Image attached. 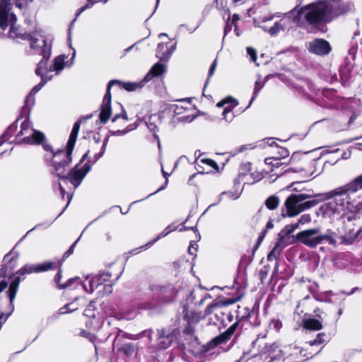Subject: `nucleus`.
<instances>
[{
	"label": "nucleus",
	"instance_id": "f3484780",
	"mask_svg": "<svg viewBox=\"0 0 362 362\" xmlns=\"http://www.w3.org/2000/svg\"><path fill=\"white\" fill-rule=\"evenodd\" d=\"M86 303V300L83 298H78L74 301L66 306L62 308L59 310L60 314H66L73 312L78 308V306L83 305Z\"/></svg>",
	"mask_w": 362,
	"mask_h": 362
},
{
	"label": "nucleus",
	"instance_id": "6ab92c4d",
	"mask_svg": "<svg viewBox=\"0 0 362 362\" xmlns=\"http://www.w3.org/2000/svg\"><path fill=\"white\" fill-rule=\"evenodd\" d=\"M33 129L32 127V124L30 120L25 119L24 120L21 125V129L17 134V137L18 140L21 139H25L28 136L30 133H32V130Z\"/></svg>",
	"mask_w": 362,
	"mask_h": 362
},
{
	"label": "nucleus",
	"instance_id": "680f3d73",
	"mask_svg": "<svg viewBox=\"0 0 362 362\" xmlns=\"http://www.w3.org/2000/svg\"><path fill=\"white\" fill-rule=\"evenodd\" d=\"M133 46H131L129 47H128L127 49H125V53H127L129 52L132 49Z\"/></svg>",
	"mask_w": 362,
	"mask_h": 362
},
{
	"label": "nucleus",
	"instance_id": "2f4dec72",
	"mask_svg": "<svg viewBox=\"0 0 362 362\" xmlns=\"http://www.w3.org/2000/svg\"><path fill=\"white\" fill-rule=\"evenodd\" d=\"M103 1V4H106L107 0H88V3L86 6L81 7L78 10L76 13V17L78 16L82 12H83L86 9L90 8L94 4Z\"/></svg>",
	"mask_w": 362,
	"mask_h": 362
},
{
	"label": "nucleus",
	"instance_id": "13d9d810",
	"mask_svg": "<svg viewBox=\"0 0 362 362\" xmlns=\"http://www.w3.org/2000/svg\"><path fill=\"white\" fill-rule=\"evenodd\" d=\"M192 249H193V250H196V249H195L194 247H193V246L191 245H190V247H189V249H188L189 252L190 254H193V253H192Z\"/></svg>",
	"mask_w": 362,
	"mask_h": 362
},
{
	"label": "nucleus",
	"instance_id": "37998d69",
	"mask_svg": "<svg viewBox=\"0 0 362 362\" xmlns=\"http://www.w3.org/2000/svg\"><path fill=\"white\" fill-rule=\"evenodd\" d=\"M247 54L250 57L252 62H255L257 59V53L256 51L252 47L247 48Z\"/></svg>",
	"mask_w": 362,
	"mask_h": 362
},
{
	"label": "nucleus",
	"instance_id": "49530a36",
	"mask_svg": "<svg viewBox=\"0 0 362 362\" xmlns=\"http://www.w3.org/2000/svg\"><path fill=\"white\" fill-rule=\"evenodd\" d=\"M265 163H266L267 164H272V165H276V166H278V165H279V160H278V159H275V160H272V159H271V158H267V159L265 160Z\"/></svg>",
	"mask_w": 362,
	"mask_h": 362
},
{
	"label": "nucleus",
	"instance_id": "0e129e2a",
	"mask_svg": "<svg viewBox=\"0 0 362 362\" xmlns=\"http://www.w3.org/2000/svg\"><path fill=\"white\" fill-rule=\"evenodd\" d=\"M274 323L276 324V327L279 328V325H280V323L278 321H275Z\"/></svg>",
	"mask_w": 362,
	"mask_h": 362
},
{
	"label": "nucleus",
	"instance_id": "393cba45",
	"mask_svg": "<svg viewBox=\"0 0 362 362\" xmlns=\"http://www.w3.org/2000/svg\"><path fill=\"white\" fill-rule=\"evenodd\" d=\"M64 59V55L58 56L54 59L53 70L55 71L57 73L61 71L65 66Z\"/></svg>",
	"mask_w": 362,
	"mask_h": 362
},
{
	"label": "nucleus",
	"instance_id": "a878e982",
	"mask_svg": "<svg viewBox=\"0 0 362 362\" xmlns=\"http://www.w3.org/2000/svg\"><path fill=\"white\" fill-rule=\"evenodd\" d=\"M234 107H233V104H231L229 106L226 107L223 110L222 115H223V119L227 122H231L234 119V115L231 113V112Z\"/></svg>",
	"mask_w": 362,
	"mask_h": 362
},
{
	"label": "nucleus",
	"instance_id": "f257e3e1",
	"mask_svg": "<svg viewBox=\"0 0 362 362\" xmlns=\"http://www.w3.org/2000/svg\"><path fill=\"white\" fill-rule=\"evenodd\" d=\"M301 23H303L302 18L298 16V10L296 9L283 15L268 13L254 18L255 26L262 28L272 36L278 34L280 31L292 28L293 24Z\"/></svg>",
	"mask_w": 362,
	"mask_h": 362
},
{
	"label": "nucleus",
	"instance_id": "cd10ccee",
	"mask_svg": "<svg viewBox=\"0 0 362 362\" xmlns=\"http://www.w3.org/2000/svg\"><path fill=\"white\" fill-rule=\"evenodd\" d=\"M279 201L278 197L274 196L269 197L265 202L267 207L271 210L275 209L279 206Z\"/></svg>",
	"mask_w": 362,
	"mask_h": 362
},
{
	"label": "nucleus",
	"instance_id": "39448f33",
	"mask_svg": "<svg viewBox=\"0 0 362 362\" xmlns=\"http://www.w3.org/2000/svg\"><path fill=\"white\" fill-rule=\"evenodd\" d=\"M111 275L109 273H103L100 275H88L86 276L82 283L83 290L87 293H93L95 290L101 294L112 291Z\"/></svg>",
	"mask_w": 362,
	"mask_h": 362
},
{
	"label": "nucleus",
	"instance_id": "bb28decb",
	"mask_svg": "<svg viewBox=\"0 0 362 362\" xmlns=\"http://www.w3.org/2000/svg\"><path fill=\"white\" fill-rule=\"evenodd\" d=\"M119 351H121L126 356H131L135 353L136 349L132 344L128 343L123 344L119 348Z\"/></svg>",
	"mask_w": 362,
	"mask_h": 362
},
{
	"label": "nucleus",
	"instance_id": "f03ea898",
	"mask_svg": "<svg viewBox=\"0 0 362 362\" xmlns=\"http://www.w3.org/2000/svg\"><path fill=\"white\" fill-rule=\"evenodd\" d=\"M80 124V122H76L74 124L65 150H59L54 152L51 146L48 144L43 145L44 149L50 153V154L46 155V158L50 162L58 177L65 176L66 167L71 162V154L78 134Z\"/></svg>",
	"mask_w": 362,
	"mask_h": 362
},
{
	"label": "nucleus",
	"instance_id": "5fc2aeb1",
	"mask_svg": "<svg viewBox=\"0 0 362 362\" xmlns=\"http://www.w3.org/2000/svg\"><path fill=\"white\" fill-rule=\"evenodd\" d=\"M264 238V234H263L262 235L259 237V239H258V241H257V244L258 245H259L261 243V242L262 241Z\"/></svg>",
	"mask_w": 362,
	"mask_h": 362
},
{
	"label": "nucleus",
	"instance_id": "9b49d317",
	"mask_svg": "<svg viewBox=\"0 0 362 362\" xmlns=\"http://www.w3.org/2000/svg\"><path fill=\"white\" fill-rule=\"evenodd\" d=\"M53 264L50 262H45L40 264H25L19 270L17 271L16 274L18 275H26L33 273H38L46 272L52 269Z\"/></svg>",
	"mask_w": 362,
	"mask_h": 362
},
{
	"label": "nucleus",
	"instance_id": "9d476101",
	"mask_svg": "<svg viewBox=\"0 0 362 362\" xmlns=\"http://www.w3.org/2000/svg\"><path fill=\"white\" fill-rule=\"evenodd\" d=\"M115 84V81H110L107 87L106 93L103 98V101L100 107V120L103 123H106L112 114L111 109V94L110 89Z\"/></svg>",
	"mask_w": 362,
	"mask_h": 362
},
{
	"label": "nucleus",
	"instance_id": "e433bc0d",
	"mask_svg": "<svg viewBox=\"0 0 362 362\" xmlns=\"http://www.w3.org/2000/svg\"><path fill=\"white\" fill-rule=\"evenodd\" d=\"M84 315L87 316L88 317H95V313L94 310V305L92 302L89 304L88 307L85 310Z\"/></svg>",
	"mask_w": 362,
	"mask_h": 362
},
{
	"label": "nucleus",
	"instance_id": "1a4fd4ad",
	"mask_svg": "<svg viewBox=\"0 0 362 362\" xmlns=\"http://www.w3.org/2000/svg\"><path fill=\"white\" fill-rule=\"evenodd\" d=\"M320 232V228H310L300 231L297 233L296 239L310 247H315L319 245L318 236Z\"/></svg>",
	"mask_w": 362,
	"mask_h": 362
},
{
	"label": "nucleus",
	"instance_id": "7ed1b4c3",
	"mask_svg": "<svg viewBox=\"0 0 362 362\" xmlns=\"http://www.w3.org/2000/svg\"><path fill=\"white\" fill-rule=\"evenodd\" d=\"M35 49H41L42 59L36 68L35 73L37 75L41 76V82L36 86H35L30 95L35 94L40 89L52 78V75L50 74L52 72V69L47 68V62L51 54V46L47 43V41L43 37H40V41L35 45ZM30 95L27 98V100L29 99Z\"/></svg>",
	"mask_w": 362,
	"mask_h": 362
},
{
	"label": "nucleus",
	"instance_id": "a19ab883",
	"mask_svg": "<svg viewBox=\"0 0 362 362\" xmlns=\"http://www.w3.org/2000/svg\"><path fill=\"white\" fill-rule=\"evenodd\" d=\"M311 221V216L309 214H303L300 216V219L296 223H298V226L300 225H304L308 223Z\"/></svg>",
	"mask_w": 362,
	"mask_h": 362
},
{
	"label": "nucleus",
	"instance_id": "69168bd1",
	"mask_svg": "<svg viewBox=\"0 0 362 362\" xmlns=\"http://www.w3.org/2000/svg\"><path fill=\"white\" fill-rule=\"evenodd\" d=\"M75 244H76V243H75L71 246V247L70 248V250H69L70 253H72V252H73V250H72L73 249H72V247L75 245Z\"/></svg>",
	"mask_w": 362,
	"mask_h": 362
},
{
	"label": "nucleus",
	"instance_id": "338daca9",
	"mask_svg": "<svg viewBox=\"0 0 362 362\" xmlns=\"http://www.w3.org/2000/svg\"><path fill=\"white\" fill-rule=\"evenodd\" d=\"M165 188V186L160 187L156 192L160 191Z\"/></svg>",
	"mask_w": 362,
	"mask_h": 362
},
{
	"label": "nucleus",
	"instance_id": "09e8293b",
	"mask_svg": "<svg viewBox=\"0 0 362 362\" xmlns=\"http://www.w3.org/2000/svg\"><path fill=\"white\" fill-rule=\"evenodd\" d=\"M181 109H182V107H179V105H175V107L174 109V112L176 114H180V113H182Z\"/></svg>",
	"mask_w": 362,
	"mask_h": 362
},
{
	"label": "nucleus",
	"instance_id": "864d4df0",
	"mask_svg": "<svg viewBox=\"0 0 362 362\" xmlns=\"http://www.w3.org/2000/svg\"><path fill=\"white\" fill-rule=\"evenodd\" d=\"M162 172H163V176H164V177H165V179H166L165 184V185H167V183H168V177L170 175H169V174H168V173H166L163 170V169H162Z\"/></svg>",
	"mask_w": 362,
	"mask_h": 362
},
{
	"label": "nucleus",
	"instance_id": "423d86ee",
	"mask_svg": "<svg viewBox=\"0 0 362 362\" xmlns=\"http://www.w3.org/2000/svg\"><path fill=\"white\" fill-rule=\"evenodd\" d=\"M88 156V153H85L80 163L77 164L71 171H69V164L66 167V175L64 177H60L64 179V181L69 180V182L74 186V188L78 187L86 175L89 172L91 167L88 163L81 165V163L86 159Z\"/></svg>",
	"mask_w": 362,
	"mask_h": 362
},
{
	"label": "nucleus",
	"instance_id": "2eb2a0df",
	"mask_svg": "<svg viewBox=\"0 0 362 362\" xmlns=\"http://www.w3.org/2000/svg\"><path fill=\"white\" fill-rule=\"evenodd\" d=\"M117 83L122 88L124 89L127 91H136V90L141 89L146 83V81H145V78H144V79L140 81H135V82L115 81V83Z\"/></svg>",
	"mask_w": 362,
	"mask_h": 362
},
{
	"label": "nucleus",
	"instance_id": "774afa93",
	"mask_svg": "<svg viewBox=\"0 0 362 362\" xmlns=\"http://www.w3.org/2000/svg\"><path fill=\"white\" fill-rule=\"evenodd\" d=\"M8 255H9L8 254V255H6L4 257V260H6V259H7V258H8Z\"/></svg>",
	"mask_w": 362,
	"mask_h": 362
},
{
	"label": "nucleus",
	"instance_id": "aec40b11",
	"mask_svg": "<svg viewBox=\"0 0 362 362\" xmlns=\"http://www.w3.org/2000/svg\"><path fill=\"white\" fill-rule=\"evenodd\" d=\"M20 281H21L20 277L18 276L10 284V286H9V288L8 291V296L10 303L11 305L13 304V302L15 299V297H16V293L18 291V286L20 284Z\"/></svg>",
	"mask_w": 362,
	"mask_h": 362
},
{
	"label": "nucleus",
	"instance_id": "5701e85b",
	"mask_svg": "<svg viewBox=\"0 0 362 362\" xmlns=\"http://www.w3.org/2000/svg\"><path fill=\"white\" fill-rule=\"evenodd\" d=\"M334 233L331 231H327L326 233L320 235L318 236L319 245L322 243L324 241H327L331 245H336L337 240L334 237Z\"/></svg>",
	"mask_w": 362,
	"mask_h": 362
},
{
	"label": "nucleus",
	"instance_id": "4c0bfd02",
	"mask_svg": "<svg viewBox=\"0 0 362 362\" xmlns=\"http://www.w3.org/2000/svg\"><path fill=\"white\" fill-rule=\"evenodd\" d=\"M240 300V297H238L236 298L226 299V300H221L218 303H219V307L220 306H228V305L235 303L236 302L239 301Z\"/></svg>",
	"mask_w": 362,
	"mask_h": 362
},
{
	"label": "nucleus",
	"instance_id": "b1692460",
	"mask_svg": "<svg viewBox=\"0 0 362 362\" xmlns=\"http://www.w3.org/2000/svg\"><path fill=\"white\" fill-rule=\"evenodd\" d=\"M254 175V173H247L245 175H241L239 176V180L244 182L245 184H252L255 182L261 179V175L257 174L256 177L252 179V177Z\"/></svg>",
	"mask_w": 362,
	"mask_h": 362
},
{
	"label": "nucleus",
	"instance_id": "6e6552de",
	"mask_svg": "<svg viewBox=\"0 0 362 362\" xmlns=\"http://www.w3.org/2000/svg\"><path fill=\"white\" fill-rule=\"evenodd\" d=\"M16 22H12L8 25L10 26L9 30L7 33H1L9 38L16 39L20 38L22 40H28L30 42V46L32 49H35V45L40 41V37H35V36L30 35V34L23 33L22 30L15 25ZM39 37H42L40 35Z\"/></svg>",
	"mask_w": 362,
	"mask_h": 362
},
{
	"label": "nucleus",
	"instance_id": "c85d7f7f",
	"mask_svg": "<svg viewBox=\"0 0 362 362\" xmlns=\"http://www.w3.org/2000/svg\"><path fill=\"white\" fill-rule=\"evenodd\" d=\"M227 104H229V105L233 104V107H236L238 105V102L235 98H234L233 97H227V98L223 99L222 100H221L220 102H218L216 104V106L218 107H221Z\"/></svg>",
	"mask_w": 362,
	"mask_h": 362
},
{
	"label": "nucleus",
	"instance_id": "e2e57ef3",
	"mask_svg": "<svg viewBox=\"0 0 362 362\" xmlns=\"http://www.w3.org/2000/svg\"><path fill=\"white\" fill-rule=\"evenodd\" d=\"M167 35L165 33H161L159 35V37H166Z\"/></svg>",
	"mask_w": 362,
	"mask_h": 362
},
{
	"label": "nucleus",
	"instance_id": "a18cd8bd",
	"mask_svg": "<svg viewBox=\"0 0 362 362\" xmlns=\"http://www.w3.org/2000/svg\"><path fill=\"white\" fill-rule=\"evenodd\" d=\"M324 341V340L322 339V337L320 334H319L317 336V338L316 339H315L314 341H310L308 342V344L310 345V346H314V345H319V344H321L322 342Z\"/></svg>",
	"mask_w": 362,
	"mask_h": 362
},
{
	"label": "nucleus",
	"instance_id": "ddd939ff",
	"mask_svg": "<svg viewBox=\"0 0 362 362\" xmlns=\"http://www.w3.org/2000/svg\"><path fill=\"white\" fill-rule=\"evenodd\" d=\"M45 139V136L42 132L33 129L32 130V133H30L28 136L25 137V139H21L18 141V143L29 145H39L42 143Z\"/></svg>",
	"mask_w": 362,
	"mask_h": 362
},
{
	"label": "nucleus",
	"instance_id": "dca6fc26",
	"mask_svg": "<svg viewBox=\"0 0 362 362\" xmlns=\"http://www.w3.org/2000/svg\"><path fill=\"white\" fill-rule=\"evenodd\" d=\"M165 71V65L160 63H156L154 64L148 73L145 76V81L147 82L150 81L153 77H157L160 76Z\"/></svg>",
	"mask_w": 362,
	"mask_h": 362
},
{
	"label": "nucleus",
	"instance_id": "72a5a7b5",
	"mask_svg": "<svg viewBox=\"0 0 362 362\" xmlns=\"http://www.w3.org/2000/svg\"><path fill=\"white\" fill-rule=\"evenodd\" d=\"M293 349H294V350L292 353V355H293L294 356H296V357L302 356V357H305L306 358H309V354H308L307 351L305 350L304 348L300 349L299 347L294 346Z\"/></svg>",
	"mask_w": 362,
	"mask_h": 362
},
{
	"label": "nucleus",
	"instance_id": "7c9ffc66",
	"mask_svg": "<svg viewBox=\"0 0 362 362\" xmlns=\"http://www.w3.org/2000/svg\"><path fill=\"white\" fill-rule=\"evenodd\" d=\"M62 276H61V272H59L57 273V274L55 276V278H54V280H55V282L59 284V286L61 287V288H66V287H69V286H71L72 283L74 282H76V281H78L79 280V278L78 277H75V278H73V279H71L69 280L68 281V284H66V285H61L60 284V279H61Z\"/></svg>",
	"mask_w": 362,
	"mask_h": 362
},
{
	"label": "nucleus",
	"instance_id": "c03bdc74",
	"mask_svg": "<svg viewBox=\"0 0 362 362\" xmlns=\"http://www.w3.org/2000/svg\"><path fill=\"white\" fill-rule=\"evenodd\" d=\"M119 118H122L124 121H128V117L127 113L123 111L122 114L116 115L115 117L112 119V122H117Z\"/></svg>",
	"mask_w": 362,
	"mask_h": 362
},
{
	"label": "nucleus",
	"instance_id": "412c9836",
	"mask_svg": "<svg viewBox=\"0 0 362 362\" xmlns=\"http://www.w3.org/2000/svg\"><path fill=\"white\" fill-rule=\"evenodd\" d=\"M303 327L307 329L320 330L322 329V322L317 319H308L303 322Z\"/></svg>",
	"mask_w": 362,
	"mask_h": 362
},
{
	"label": "nucleus",
	"instance_id": "473e14b6",
	"mask_svg": "<svg viewBox=\"0 0 362 362\" xmlns=\"http://www.w3.org/2000/svg\"><path fill=\"white\" fill-rule=\"evenodd\" d=\"M7 273V268L6 267H3L0 269V278H5ZM8 286V284L6 281L3 280L0 281V293L4 290Z\"/></svg>",
	"mask_w": 362,
	"mask_h": 362
},
{
	"label": "nucleus",
	"instance_id": "f8f14e48",
	"mask_svg": "<svg viewBox=\"0 0 362 362\" xmlns=\"http://www.w3.org/2000/svg\"><path fill=\"white\" fill-rule=\"evenodd\" d=\"M330 49L329 44L322 39H315L309 43V51L315 54H326L330 52Z\"/></svg>",
	"mask_w": 362,
	"mask_h": 362
},
{
	"label": "nucleus",
	"instance_id": "bf43d9fd",
	"mask_svg": "<svg viewBox=\"0 0 362 362\" xmlns=\"http://www.w3.org/2000/svg\"><path fill=\"white\" fill-rule=\"evenodd\" d=\"M74 57H75V53L73 54L72 57H71V63L68 65L69 66H71L74 63Z\"/></svg>",
	"mask_w": 362,
	"mask_h": 362
},
{
	"label": "nucleus",
	"instance_id": "0eeeda50",
	"mask_svg": "<svg viewBox=\"0 0 362 362\" xmlns=\"http://www.w3.org/2000/svg\"><path fill=\"white\" fill-rule=\"evenodd\" d=\"M12 0H0V33H4L8 25L16 21V16L11 12Z\"/></svg>",
	"mask_w": 362,
	"mask_h": 362
},
{
	"label": "nucleus",
	"instance_id": "6e6d98bb",
	"mask_svg": "<svg viewBox=\"0 0 362 362\" xmlns=\"http://www.w3.org/2000/svg\"><path fill=\"white\" fill-rule=\"evenodd\" d=\"M273 226H274L273 223L271 221L268 222L267 224V229L272 228Z\"/></svg>",
	"mask_w": 362,
	"mask_h": 362
},
{
	"label": "nucleus",
	"instance_id": "c9c22d12",
	"mask_svg": "<svg viewBox=\"0 0 362 362\" xmlns=\"http://www.w3.org/2000/svg\"><path fill=\"white\" fill-rule=\"evenodd\" d=\"M137 127V124H134L128 126L126 129L122 130H117L113 132V135L115 136H122L127 134L128 132H131L132 130L135 129Z\"/></svg>",
	"mask_w": 362,
	"mask_h": 362
},
{
	"label": "nucleus",
	"instance_id": "de8ad7c7",
	"mask_svg": "<svg viewBox=\"0 0 362 362\" xmlns=\"http://www.w3.org/2000/svg\"><path fill=\"white\" fill-rule=\"evenodd\" d=\"M216 66H217V62H216V60H215L213 64L211 65V66L210 68V70H209V76H210L214 74Z\"/></svg>",
	"mask_w": 362,
	"mask_h": 362
},
{
	"label": "nucleus",
	"instance_id": "c756f323",
	"mask_svg": "<svg viewBox=\"0 0 362 362\" xmlns=\"http://www.w3.org/2000/svg\"><path fill=\"white\" fill-rule=\"evenodd\" d=\"M175 230V228H173L171 226H168L162 233H160L156 239H154L153 241L148 243L146 245H152L153 243H155L156 241H158L160 238H164L167 236L170 233L173 231Z\"/></svg>",
	"mask_w": 362,
	"mask_h": 362
},
{
	"label": "nucleus",
	"instance_id": "79ce46f5",
	"mask_svg": "<svg viewBox=\"0 0 362 362\" xmlns=\"http://www.w3.org/2000/svg\"><path fill=\"white\" fill-rule=\"evenodd\" d=\"M31 1L32 0H16V6L20 9H23L27 7Z\"/></svg>",
	"mask_w": 362,
	"mask_h": 362
},
{
	"label": "nucleus",
	"instance_id": "3c124183",
	"mask_svg": "<svg viewBox=\"0 0 362 362\" xmlns=\"http://www.w3.org/2000/svg\"><path fill=\"white\" fill-rule=\"evenodd\" d=\"M59 188H60V191H61V194H62V197H64L65 189H64V188L63 187V186H62V185L61 183L59 184Z\"/></svg>",
	"mask_w": 362,
	"mask_h": 362
},
{
	"label": "nucleus",
	"instance_id": "052dcab7",
	"mask_svg": "<svg viewBox=\"0 0 362 362\" xmlns=\"http://www.w3.org/2000/svg\"><path fill=\"white\" fill-rule=\"evenodd\" d=\"M67 198L69 199V202H68V204H69L72 198V195H71L69 193H67Z\"/></svg>",
	"mask_w": 362,
	"mask_h": 362
},
{
	"label": "nucleus",
	"instance_id": "58836bf2",
	"mask_svg": "<svg viewBox=\"0 0 362 362\" xmlns=\"http://www.w3.org/2000/svg\"><path fill=\"white\" fill-rule=\"evenodd\" d=\"M357 233H354V235H351L350 236L344 235L341 237V242L344 244L350 245L351 244L354 240L357 238Z\"/></svg>",
	"mask_w": 362,
	"mask_h": 362
},
{
	"label": "nucleus",
	"instance_id": "f704fd0d",
	"mask_svg": "<svg viewBox=\"0 0 362 362\" xmlns=\"http://www.w3.org/2000/svg\"><path fill=\"white\" fill-rule=\"evenodd\" d=\"M297 228H298V223H296L294 224L286 225L281 230V233L285 235H288L295 231Z\"/></svg>",
	"mask_w": 362,
	"mask_h": 362
},
{
	"label": "nucleus",
	"instance_id": "603ef678",
	"mask_svg": "<svg viewBox=\"0 0 362 362\" xmlns=\"http://www.w3.org/2000/svg\"><path fill=\"white\" fill-rule=\"evenodd\" d=\"M103 153H104V149L103 150V151L98 154H95V160H98L100 157H102V156L103 155Z\"/></svg>",
	"mask_w": 362,
	"mask_h": 362
},
{
	"label": "nucleus",
	"instance_id": "4468645a",
	"mask_svg": "<svg viewBox=\"0 0 362 362\" xmlns=\"http://www.w3.org/2000/svg\"><path fill=\"white\" fill-rule=\"evenodd\" d=\"M175 49V45H172L169 47L167 44L160 43L158 45L156 56L161 60L168 61Z\"/></svg>",
	"mask_w": 362,
	"mask_h": 362
},
{
	"label": "nucleus",
	"instance_id": "ea45409f",
	"mask_svg": "<svg viewBox=\"0 0 362 362\" xmlns=\"http://www.w3.org/2000/svg\"><path fill=\"white\" fill-rule=\"evenodd\" d=\"M201 163L206 164L209 166L211 167L212 168H214L216 170L218 169V164L214 160H213L211 159L203 158V159H201Z\"/></svg>",
	"mask_w": 362,
	"mask_h": 362
},
{
	"label": "nucleus",
	"instance_id": "4d7b16f0",
	"mask_svg": "<svg viewBox=\"0 0 362 362\" xmlns=\"http://www.w3.org/2000/svg\"><path fill=\"white\" fill-rule=\"evenodd\" d=\"M238 20H239L238 15H236V14L233 15V22H235V21H238Z\"/></svg>",
	"mask_w": 362,
	"mask_h": 362
},
{
	"label": "nucleus",
	"instance_id": "8fccbe9b",
	"mask_svg": "<svg viewBox=\"0 0 362 362\" xmlns=\"http://www.w3.org/2000/svg\"><path fill=\"white\" fill-rule=\"evenodd\" d=\"M166 340L168 341V342L166 344H163V345L162 344V341H160V347H162L163 349H165V348H167L170 345V340L168 339V338L166 339Z\"/></svg>",
	"mask_w": 362,
	"mask_h": 362
},
{
	"label": "nucleus",
	"instance_id": "a211bd4d",
	"mask_svg": "<svg viewBox=\"0 0 362 362\" xmlns=\"http://www.w3.org/2000/svg\"><path fill=\"white\" fill-rule=\"evenodd\" d=\"M235 329V326L232 325L230 326L227 330H226L223 334H220L219 336L215 337L212 343L216 346L218 344L224 343L227 341L230 337L233 335Z\"/></svg>",
	"mask_w": 362,
	"mask_h": 362
},
{
	"label": "nucleus",
	"instance_id": "20e7f679",
	"mask_svg": "<svg viewBox=\"0 0 362 362\" xmlns=\"http://www.w3.org/2000/svg\"><path fill=\"white\" fill-rule=\"evenodd\" d=\"M329 12V8L325 2L317 1L298 9V16L302 18V23H314L327 21Z\"/></svg>",
	"mask_w": 362,
	"mask_h": 362
},
{
	"label": "nucleus",
	"instance_id": "4be33fe9",
	"mask_svg": "<svg viewBox=\"0 0 362 362\" xmlns=\"http://www.w3.org/2000/svg\"><path fill=\"white\" fill-rule=\"evenodd\" d=\"M217 307H219V303L218 302H214L206 308L204 315L199 317L192 316L190 320L192 322H197L200 319L204 318L211 314Z\"/></svg>",
	"mask_w": 362,
	"mask_h": 362
}]
</instances>
